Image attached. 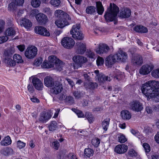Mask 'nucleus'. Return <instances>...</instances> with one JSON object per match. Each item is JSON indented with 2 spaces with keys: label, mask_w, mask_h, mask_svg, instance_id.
<instances>
[{
  "label": "nucleus",
  "mask_w": 159,
  "mask_h": 159,
  "mask_svg": "<svg viewBox=\"0 0 159 159\" xmlns=\"http://www.w3.org/2000/svg\"><path fill=\"white\" fill-rule=\"evenodd\" d=\"M141 90L148 98H156L159 99V82L151 80L143 85Z\"/></svg>",
  "instance_id": "f257e3e1"
},
{
  "label": "nucleus",
  "mask_w": 159,
  "mask_h": 159,
  "mask_svg": "<svg viewBox=\"0 0 159 159\" xmlns=\"http://www.w3.org/2000/svg\"><path fill=\"white\" fill-rule=\"evenodd\" d=\"M119 11V8L116 5L111 3L110 7L107 8L104 15L105 20L107 22L114 21V24H116Z\"/></svg>",
  "instance_id": "f03ea898"
},
{
  "label": "nucleus",
  "mask_w": 159,
  "mask_h": 159,
  "mask_svg": "<svg viewBox=\"0 0 159 159\" xmlns=\"http://www.w3.org/2000/svg\"><path fill=\"white\" fill-rule=\"evenodd\" d=\"M97 9L94 6H88L86 8V11L87 14H94L95 13L97 10L98 14L102 15L104 11V9L102 3L100 2H96Z\"/></svg>",
  "instance_id": "7ed1b4c3"
},
{
  "label": "nucleus",
  "mask_w": 159,
  "mask_h": 159,
  "mask_svg": "<svg viewBox=\"0 0 159 159\" xmlns=\"http://www.w3.org/2000/svg\"><path fill=\"white\" fill-rule=\"evenodd\" d=\"M80 29V24L74 25L72 26L70 31V33L73 38L79 40L83 39L84 36Z\"/></svg>",
  "instance_id": "20e7f679"
},
{
  "label": "nucleus",
  "mask_w": 159,
  "mask_h": 159,
  "mask_svg": "<svg viewBox=\"0 0 159 159\" xmlns=\"http://www.w3.org/2000/svg\"><path fill=\"white\" fill-rule=\"evenodd\" d=\"M73 60L75 63L73 66L75 69H78L82 66V64L87 61V58L83 56H75L73 58Z\"/></svg>",
  "instance_id": "39448f33"
},
{
  "label": "nucleus",
  "mask_w": 159,
  "mask_h": 159,
  "mask_svg": "<svg viewBox=\"0 0 159 159\" xmlns=\"http://www.w3.org/2000/svg\"><path fill=\"white\" fill-rule=\"evenodd\" d=\"M63 89L62 84L59 81H55L53 85L50 88L51 93L57 94L61 93Z\"/></svg>",
  "instance_id": "423d86ee"
},
{
  "label": "nucleus",
  "mask_w": 159,
  "mask_h": 159,
  "mask_svg": "<svg viewBox=\"0 0 159 159\" xmlns=\"http://www.w3.org/2000/svg\"><path fill=\"white\" fill-rule=\"evenodd\" d=\"M15 51L12 48H8L4 51L3 56L4 57V61L9 66L12 60V58Z\"/></svg>",
  "instance_id": "0eeeda50"
},
{
  "label": "nucleus",
  "mask_w": 159,
  "mask_h": 159,
  "mask_svg": "<svg viewBox=\"0 0 159 159\" xmlns=\"http://www.w3.org/2000/svg\"><path fill=\"white\" fill-rule=\"evenodd\" d=\"M61 43L65 48L69 49L73 47L75 42L72 38L66 37L62 39Z\"/></svg>",
  "instance_id": "6e6552de"
},
{
  "label": "nucleus",
  "mask_w": 159,
  "mask_h": 159,
  "mask_svg": "<svg viewBox=\"0 0 159 159\" xmlns=\"http://www.w3.org/2000/svg\"><path fill=\"white\" fill-rule=\"evenodd\" d=\"M109 50V46L106 44L100 43L95 49V51L97 54L100 55L106 53Z\"/></svg>",
  "instance_id": "1a4fd4ad"
},
{
  "label": "nucleus",
  "mask_w": 159,
  "mask_h": 159,
  "mask_svg": "<svg viewBox=\"0 0 159 159\" xmlns=\"http://www.w3.org/2000/svg\"><path fill=\"white\" fill-rule=\"evenodd\" d=\"M154 68V66L152 64L143 65L140 69L139 73L143 75H148L150 72Z\"/></svg>",
  "instance_id": "9d476101"
},
{
  "label": "nucleus",
  "mask_w": 159,
  "mask_h": 159,
  "mask_svg": "<svg viewBox=\"0 0 159 159\" xmlns=\"http://www.w3.org/2000/svg\"><path fill=\"white\" fill-rule=\"evenodd\" d=\"M52 115V114L50 112H42L39 115V121L43 123H46L51 118Z\"/></svg>",
  "instance_id": "9b49d317"
},
{
  "label": "nucleus",
  "mask_w": 159,
  "mask_h": 159,
  "mask_svg": "<svg viewBox=\"0 0 159 159\" xmlns=\"http://www.w3.org/2000/svg\"><path fill=\"white\" fill-rule=\"evenodd\" d=\"M35 18L38 23L40 25H45L48 20L47 16L42 13L36 15Z\"/></svg>",
  "instance_id": "f8f14e48"
},
{
  "label": "nucleus",
  "mask_w": 159,
  "mask_h": 159,
  "mask_svg": "<svg viewBox=\"0 0 159 159\" xmlns=\"http://www.w3.org/2000/svg\"><path fill=\"white\" fill-rule=\"evenodd\" d=\"M35 32L36 34H38L40 35L49 36L50 35L49 32L47 29L42 26H36L34 28Z\"/></svg>",
  "instance_id": "ddd939ff"
},
{
  "label": "nucleus",
  "mask_w": 159,
  "mask_h": 159,
  "mask_svg": "<svg viewBox=\"0 0 159 159\" xmlns=\"http://www.w3.org/2000/svg\"><path fill=\"white\" fill-rule=\"evenodd\" d=\"M131 108L134 111L139 112L143 109V104L139 102L133 101L129 103Z\"/></svg>",
  "instance_id": "4468645a"
},
{
  "label": "nucleus",
  "mask_w": 159,
  "mask_h": 159,
  "mask_svg": "<svg viewBox=\"0 0 159 159\" xmlns=\"http://www.w3.org/2000/svg\"><path fill=\"white\" fill-rule=\"evenodd\" d=\"M67 18H63L56 20L55 22V24L58 28H63L65 26L69 25V23L67 19Z\"/></svg>",
  "instance_id": "2eb2a0df"
},
{
  "label": "nucleus",
  "mask_w": 159,
  "mask_h": 159,
  "mask_svg": "<svg viewBox=\"0 0 159 159\" xmlns=\"http://www.w3.org/2000/svg\"><path fill=\"white\" fill-rule=\"evenodd\" d=\"M24 61L22 58V57L20 55L15 54L13 55V60L12 59L9 66H14L16 65V63L18 64L22 63Z\"/></svg>",
  "instance_id": "dca6fc26"
},
{
  "label": "nucleus",
  "mask_w": 159,
  "mask_h": 159,
  "mask_svg": "<svg viewBox=\"0 0 159 159\" xmlns=\"http://www.w3.org/2000/svg\"><path fill=\"white\" fill-rule=\"evenodd\" d=\"M116 57L117 56H115V54H111L107 57L105 60L106 66L109 67L111 66L117 61Z\"/></svg>",
  "instance_id": "f3484780"
},
{
  "label": "nucleus",
  "mask_w": 159,
  "mask_h": 159,
  "mask_svg": "<svg viewBox=\"0 0 159 159\" xmlns=\"http://www.w3.org/2000/svg\"><path fill=\"white\" fill-rule=\"evenodd\" d=\"M115 55L117 56L116 57L117 61H119L125 62L127 59V53L121 50H119Z\"/></svg>",
  "instance_id": "a211bd4d"
},
{
  "label": "nucleus",
  "mask_w": 159,
  "mask_h": 159,
  "mask_svg": "<svg viewBox=\"0 0 159 159\" xmlns=\"http://www.w3.org/2000/svg\"><path fill=\"white\" fill-rule=\"evenodd\" d=\"M128 149L127 146L124 144H119L115 148V151L118 154H122L126 152Z\"/></svg>",
  "instance_id": "6ab92c4d"
},
{
  "label": "nucleus",
  "mask_w": 159,
  "mask_h": 159,
  "mask_svg": "<svg viewBox=\"0 0 159 159\" xmlns=\"http://www.w3.org/2000/svg\"><path fill=\"white\" fill-rule=\"evenodd\" d=\"M94 72L96 75V76L97 77L98 81L100 82H102L103 81H110L111 80V79L110 77L106 76L102 74H99V71L98 70H95Z\"/></svg>",
  "instance_id": "aec40b11"
},
{
  "label": "nucleus",
  "mask_w": 159,
  "mask_h": 159,
  "mask_svg": "<svg viewBox=\"0 0 159 159\" xmlns=\"http://www.w3.org/2000/svg\"><path fill=\"white\" fill-rule=\"evenodd\" d=\"M131 62L134 66L141 65L143 63L142 57L139 55H134L132 59Z\"/></svg>",
  "instance_id": "412c9836"
},
{
  "label": "nucleus",
  "mask_w": 159,
  "mask_h": 159,
  "mask_svg": "<svg viewBox=\"0 0 159 159\" xmlns=\"http://www.w3.org/2000/svg\"><path fill=\"white\" fill-rule=\"evenodd\" d=\"M32 82L35 88L38 90H41L43 89V84L41 81L37 78H34Z\"/></svg>",
  "instance_id": "4be33fe9"
},
{
  "label": "nucleus",
  "mask_w": 159,
  "mask_h": 159,
  "mask_svg": "<svg viewBox=\"0 0 159 159\" xmlns=\"http://www.w3.org/2000/svg\"><path fill=\"white\" fill-rule=\"evenodd\" d=\"M76 44L77 47V52L80 54H83L86 50L85 44L81 42H78Z\"/></svg>",
  "instance_id": "5701e85b"
},
{
  "label": "nucleus",
  "mask_w": 159,
  "mask_h": 159,
  "mask_svg": "<svg viewBox=\"0 0 159 159\" xmlns=\"http://www.w3.org/2000/svg\"><path fill=\"white\" fill-rule=\"evenodd\" d=\"M131 14V11L128 8H125L121 10L120 13V16L122 18H128Z\"/></svg>",
  "instance_id": "b1692460"
},
{
  "label": "nucleus",
  "mask_w": 159,
  "mask_h": 159,
  "mask_svg": "<svg viewBox=\"0 0 159 159\" xmlns=\"http://www.w3.org/2000/svg\"><path fill=\"white\" fill-rule=\"evenodd\" d=\"M1 153L4 156H9L13 153V150L11 148L6 147L1 149Z\"/></svg>",
  "instance_id": "393cba45"
},
{
  "label": "nucleus",
  "mask_w": 159,
  "mask_h": 159,
  "mask_svg": "<svg viewBox=\"0 0 159 159\" xmlns=\"http://www.w3.org/2000/svg\"><path fill=\"white\" fill-rule=\"evenodd\" d=\"M54 15L58 19L68 17L69 16L65 14L63 11L60 10H56L55 12Z\"/></svg>",
  "instance_id": "a878e982"
},
{
  "label": "nucleus",
  "mask_w": 159,
  "mask_h": 159,
  "mask_svg": "<svg viewBox=\"0 0 159 159\" xmlns=\"http://www.w3.org/2000/svg\"><path fill=\"white\" fill-rule=\"evenodd\" d=\"M55 82L53 79L50 77L48 76L44 79V84L47 87L50 88L53 85Z\"/></svg>",
  "instance_id": "bb28decb"
},
{
  "label": "nucleus",
  "mask_w": 159,
  "mask_h": 159,
  "mask_svg": "<svg viewBox=\"0 0 159 159\" xmlns=\"http://www.w3.org/2000/svg\"><path fill=\"white\" fill-rule=\"evenodd\" d=\"M16 34V31L13 27H10L7 28L5 32V35L6 37L14 36Z\"/></svg>",
  "instance_id": "cd10ccee"
},
{
  "label": "nucleus",
  "mask_w": 159,
  "mask_h": 159,
  "mask_svg": "<svg viewBox=\"0 0 159 159\" xmlns=\"http://www.w3.org/2000/svg\"><path fill=\"white\" fill-rule=\"evenodd\" d=\"M59 60L56 56L54 55L49 56L48 57V61L52 67L55 66Z\"/></svg>",
  "instance_id": "c85d7f7f"
},
{
  "label": "nucleus",
  "mask_w": 159,
  "mask_h": 159,
  "mask_svg": "<svg viewBox=\"0 0 159 159\" xmlns=\"http://www.w3.org/2000/svg\"><path fill=\"white\" fill-rule=\"evenodd\" d=\"M134 30L136 32L141 33H146L148 31L147 28L140 25L135 26L134 28Z\"/></svg>",
  "instance_id": "c756f323"
},
{
  "label": "nucleus",
  "mask_w": 159,
  "mask_h": 159,
  "mask_svg": "<svg viewBox=\"0 0 159 159\" xmlns=\"http://www.w3.org/2000/svg\"><path fill=\"white\" fill-rule=\"evenodd\" d=\"M48 128L50 131L53 132L58 129V125L56 121H52L49 123Z\"/></svg>",
  "instance_id": "7c9ffc66"
},
{
  "label": "nucleus",
  "mask_w": 159,
  "mask_h": 159,
  "mask_svg": "<svg viewBox=\"0 0 159 159\" xmlns=\"http://www.w3.org/2000/svg\"><path fill=\"white\" fill-rule=\"evenodd\" d=\"M11 138L9 136H7L2 140L0 143L2 146H7L11 144Z\"/></svg>",
  "instance_id": "2f4dec72"
},
{
  "label": "nucleus",
  "mask_w": 159,
  "mask_h": 159,
  "mask_svg": "<svg viewBox=\"0 0 159 159\" xmlns=\"http://www.w3.org/2000/svg\"><path fill=\"white\" fill-rule=\"evenodd\" d=\"M121 115L124 120H129L131 117V114L127 110H124L121 112Z\"/></svg>",
  "instance_id": "473e14b6"
},
{
  "label": "nucleus",
  "mask_w": 159,
  "mask_h": 159,
  "mask_svg": "<svg viewBox=\"0 0 159 159\" xmlns=\"http://www.w3.org/2000/svg\"><path fill=\"white\" fill-rule=\"evenodd\" d=\"M98 86V84L96 83L89 82L88 83H84V86L87 89L93 90L97 87Z\"/></svg>",
  "instance_id": "72a5a7b5"
},
{
  "label": "nucleus",
  "mask_w": 159,
  "mask_h": 159,
  "mask_svg": "<svg viewBox=\"0 0 159 159\" xmlns=\"http://www.w3.org/2000/svg\"><path fill=\"white\" fill-rule=\"evenodd\" d=\"M93 150L90 148H86L84 151V156L87 158L93 156Z\"/></svg>",
  "instance_id": "f704fd0d"
},
{
  "label": "nucleus",
  "mask_w": 159,
  "mask_h": 159,
  "mask_svg": "<svg viewBox=\"0 0 159 159\" xmlns=\"http://www.w3.org/2000/svg\"><path fill=\"white\" fill-rule=\"evenodd\" d=\"M21 25L25 28H29L30 27V20L26 18H23L21 21Z\"/></svg>",
  "instance_id": "c9c22d12"
},
{
  "label": "nucleus",
  "mask_w": 159,
  "mask_h": 159,
  "mask_svg": "<svg viewBox=\"0 0 159 159\" xmlns=\"http://www.w3.org/2000/svg\"><path fill=\"white\" fill-rule=\"evenodd\" d=\"M110 120V118H107L104 119L102 122V127L105 131H107L109 127Z\"/></svg>",
  "instance_id": "e433bc0d"
},
{
  "label": "nucleus",
  "mask_w": 159,
  "mask_h": 159,
  "mask_svg": "<svg viewBox=\"0 0 159 159\" xmlns=\"http://www.w3.org/2000/svg\"><path fill=\"white\" fill-rule=\"evenodd\" d=\"M37 48L34 46H30V59L34 57L37 54Z\"/></svg>",
  "instance_id": "4c0bfd02"
},
{
  "label": "nucleus",
  "mask_w": 159,
  "mask_h": 159,
  "mask_svg": "<svg viewBox=\"0 0 159 159\" xmlns=\"http://www.w3.org/2000/svg\"><path fill=\"white\" fill-rule=\"evenodd\" d=\"M64 66V63L60 60H59L55 66L58 70L61 71L62 70Z\"/></svg>",
  "instance_id": "58836bf2"
},
{
  "label": "nucleus",
  "mask_w": 159,
  "mask_h": 159,
  "mask_svg": "<svg viewBox=\"0 0 159 159\" xmlns=\"http://www.w3.org/2000/svg\"><path fill=\"white\" fill-rule=\"evenodd\" d=\"M17 6L15 2H11L9 4L8 9L10 11H14L16 10Z\"/></svg>",
  "instance_id": "ea45409f"
},
{
  "label": "nucleus",
  "mask_w": 159,
  "mask_h": 159,
  "mask_svg": "<svg viewBox=\"0 0 159 159\" xmlns=\"http://www.w3.org/2000/svg\"><path fill=\"white\" fill-rule=\"evenodd\" d=\"M100 142V139L97 138H93L91 141L92 144L95 147H97L99 145Z\"/></svg>",
  "instance_id": "a19ab883"
},
{
  "label": "nucleus",
  "mask_w": 159,
  "mask_h": 159,
  "mask_svg": "<svg viewBox=\"0 0 159 159\" xmlns=\"http://www.w3.org/2000/svg\"><path fill=\"white\" fill-rule=\"evenodd\" d=\"M50 4L54 7H58L61 3L60 0H51Z\"/></svg>",
  "instance_id": "79ce46f5"
},
{
  "label": "nucleus",
  "mask_w": 159,
  "mask_h": 159,
  "mask_svg": "<svg viewBox=\"0 0 159 159\" xmlns=\"http://www.w3.org/2000/svg\"><path fill=\"white\" fill-rule=\"evenodd\" d=\"M119 142L121 143H125L127 141V139L125 136L122 134H120V136L118 137Z\"/></svg>",
  "instance_id": "37998d69"
},
{
  "label": "nucleus",
  "mask_w": 159,
  "mask_h": 159,
  "mask_svg": "<svg viewBox=\"0 0 159 159\" xmlns=\"http://www.w3.org/2000/svg\"><path fill=\"white\" fill-rule=\"evenodd\" d=\"M152 77L155 78H159V69L153 70L151 73Z\"/></svg>",
  "instance_id": "c03bdc74"
},
{
  "label": "nucleus",
  "mask_w": 159,
  "mask_h": 159,
  "mask_svg": "<svg viewBox=\"0 0 159 159\" xmlns=\"http://www.w3.org/2000/svg\"><path fill=\"white\" fill-rule=\"evenodd\" d=\"M40 2L38 0H33L31 2V5L34 7H39L40 4Z\"/></svg>",
  "instance_id": "a18cd8bd"
},
{
  "label": "nucleus",
  "mask_w": 159,
  "mask_h": 159,
  "mask_svg": "<svg viewBox=\"0 0 159 159\" xmlns=\"http://www.w3.org/2000/svg\"><path fill=\"white\" fill-rule=\"evenodd\" d=\"M72 110L77 114L79 117H84V114L81 111L75 108L73 109Z\"/></svg>",
  "instance_id": "49530a36"
},
{
  "label": "nucleus",
  "mask_w": 159,
  "mask_h": 159,
  "mask_svg": "<svg viewBox=\"0 0 159 159\" xmlns=\"http://www.w3.org/2000/svg\"><path fill=\"white\" fill-rule=\"evenodd\" d=\"M87 55L88 57L91 59H93L94 60L95 59L96 57L95 53L93 52L90 50L87 51Z\"/></svg>",
  "instance_id": "de8ad7c7"
},
{
  "label": "nucleus",
  "mask_w": 159,
  "mask_h": 159,
  "mask_svg": "<svg viewBox=\"0 0 159 159\" xmlns=\"http://www.w3.org/2000/svg\"><path fill=\"white\" fill-rule=\"evenodd\" d=\"M42 66L44 68H52L50 66V64L49 61L48 62L47 61H44L43 62Z\"/></svg>",
  "instance_id": "09e8293b"
},
{
  "label": "nucleus",
  "mask_w": 159,
  "mask_h": 159,
  "mask_svg": "<svg viewBox=\"0 0 159 159\" xmlns=\"http://www.w3.org/2000/svg\"><path fill=\"white\" fill-rule=\"evenodd\" d=\"M85 116L89 123H91L93 122V117L91 113H86L85 114Z\"/></svg>",
  "instance_id": "8fccbe9b"
},
{
  "label": "nucleus",
  "mask_w": 159,
  "mask_h": 159,
  "mask_svg": "<svg viewBox=\"0 0 159 159\" xmlns=\"http://www.w3.org/2000/svg\"><path fill=\"white\" fill-rule=\"evenodd\" d=\"M104 62L103 59L100 57H98L96 60V62L98 66H101L103 65Z\"/></svg>",
  "instance_id": "3c124183"
},
{
  "label": "nucleus",
  "mask_w": 159,
  "mask_h": 159,
  "mask_svg": "<svg viewBox=\"0 0 159 159\" xmlns=\"http://www.w3.org/2000/svg\"><path fill=\"white\" fill-rule=\"evenodd\" d=\"M143 146L146 152H149L150 151V147L148 143H143Z\"/></svg>",
  "instance_id": "603ef678"
},
{
  "label": "nucleus",
  "mask_w": 159,
  "mask_h": 159,
  "mask_svg": "<svg viewBox=\"0 0 159 159\" xmlns=\"http://www.w3.org/2000/svg\"><path fill=\"white\" fill-rule=\"evenodd\" d=\"M128 154L132 157L136 156L137 155V152L133 149H131L129 150Z\"/></svg>",
  "instance_id": "864d4df0"
},
{
  "label": "nucleus",
  "mask_w": 159,
  "mask_h": 159,
  "mask_svg": "<svg viewBox=\"0 0 159 159\" xmlns=\"http://www.w3.org/2000/svg\"><path fill=\"white\" fill-rule=\"evenodd\" d=\"M42 59L41 58H39L35 60L34 64L37 66H39L42 62Z\"/></svg>",
  "instance_id": "5fc2aeb1"
},
{
  "label": "nucleus",
  "mask_w": 159,
  "mask_h": 159,
  "mask_svg": "<svg viewBox=\"0 0 159 159\" xmlns=\"http://www.w3.org/2000/svg\"><path fill=\"white\" fill-rule=\"evenodd\" d=\"M26 144L20 140H19L17 142V147L20 149L23 148L25 146Z\"/></svg>",
  "instance_id": "6e6d98bb"
},
{
  "label": "nucleus",
  "mask_w": 159,
  "mask_h": 159,
  "mask_svg": "<svg viewBox=\"0 0 159 159\" xmlns=\"http://www.w3.org/2000/svg\"><path fill=\"white\" fill-rule=\"evenodd\" d=\"M131 133L134 136L137 137L139 138V136H140V133L138 131L132 129L130 130Z\"/></svg>",
  "instance_id": "4d7b16f0"
},
{
  "label": "nucleus",
  "mask_w": 159,
  "mask_h": 159,
  "mask_svg": "<svg viewBox=\"0 0 159 159\" xmlns=\"http://www.w3.org/2000/svg\"><path fill=\"white\" fill-rule=\"evenodd\" d=\"M30 46L28 47L25 53V56L28 58L30 59Z\"/></svg>",
  "instance_id": "13d9d810"
},
{
  "label": "nucleus",
  "mask_w": 159,
  "mask_h": 159,
  "mask_svg": "<svg viewBox=\"0 0 159 159\" xmlns=\"http://www.w3.org/2000/svg\"><path fill=\"white\" fill-rule=\"evenodd\" d=\"M54 148L56 150H58L60 146V144L58 141L57 140L53 142L52 144Z\"/></svg>",
  "instance_id": "bf43d9fd"
},
{
  "label": "nucleus",
  "mask_w": 159,
  "mask_h": 159,
  "mask_svg": "<svg viewBox=\"0 0 159 159\" xmlns=\"http://www.w3.org/2000/svg\"><path fill=\"white\" fill-rule=\"evenodd\" d=\"M8 39V37L5 36L0 37V44L5 42Z\"/></svg>",
  "instance_id": "052dcab7"
},
{
  "label": "nucleus",
  "mask_w": 159,
  "mask_h": 159,
  "mask_svg": "<svg viewBox=\"0 0 159 159\" xmlns=\"http://www.w3.org/2000/svg\"><path fill=\"white\" fill-rule=\"evenodd\" d=\"M16 47L18 50L21 52H23L25 49V46L24 44L17 45Z\"/></svg>",
  "instance_id": "680f3d73"
},
{
  "label": "nucleus",
  "mask_w": 159,
  "mask_h": 159,
  "mask_svg": "<svg viewBox=\"0 0 159 159\" xmlns=\"http://www.w3.org/2000/svg\"><path fill=\"white\" fill-rule=\"evenodd\" d=\"M24 0H15V2L17 6H22L23 5Z\"/></svg>",
  "instance_id": "e2e57ef3"
},
{
  "label": "nucleus",
  "mask_w": 159,
  "mask_h": 159,
  "mask_svg": "<svg viewBox=\"0 0 159 159\" xmlns=\"http://www.w3.org/2000/svg\"><path fill=\"white\" fill-rule=\"evenodd\" d=\"M66 80L67 81L68 84L72 88H73L75 86L74 82L71 79L66 78Z\"/></svg>",
  "instance_id": "0e129e2a"
},
{
  "label": "nucleus",
  "mask_w": 159,
  "mask_h": 159,
  "mask_svg": "<svg viewBox=\"0 0 159 159\" xmlns=\"http://www.w3.org/2000/svg\"><path fill=\"white\" fill-rule=\"evenodd\" d=\"M5 25V22L2 19H0V28H1L3 30Z\"/></svg>",
  "instance_id": "69168bd1"
},
{
  "label": "nucleus",
  "mask_w": 159,
  "mask_h": 159,
  "mask_svg": "<svg viewBox=\"0 0 159 159\" xmlns=\"http://www.w3.org/2000/svg\"><path fill=\"white\" fill-rule=\"evenodd\" d=\"M103 109L102 107H97L93 110V111L95 112H101L103 111Z\"/></svg>",
  "instance_id": "338daca9"
},
{
  "label": "nucleus",
  "mask_w": 159,
  "mask_h": 159,
  "mask_svg": "<svg viewBox=\"0 0 159 159\" xmlns=\"http://www.w3.org/2000/svg\"><path fill=\"white\" fill-rule=\"evenodd\" d=\"M123 75L121 72L118 74L116 76L114 77L115 78H116L118 80H120L123 77Z\"/></svg>",
  "instance_id": "774afa93"
}]
</instances>
